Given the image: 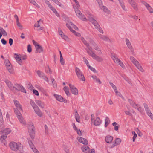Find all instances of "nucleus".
Instances as JSON below:
<instances>
[{
    "label": "nucleus",
    "instance_id": "obj_1",
    "mask_svg": "<svg viewBox=\"0 0 153 153\" xmlns=\"http://www.w3.org/2000/svg\"><path fill=\"white\" fill-rule=\"evenodd\" d=\"M88 20L91 22L94 25L95 27L102 33H103V30L101 29V27L97 22V21L95 20L91 16H90L88 17Z\"/></svg>",
    "mask_w": 153,
    "mask_h": 153
},
{
    "label": "nucleus",
    "instance_id": "obj_2",
    "mask_svg": "<svg viewBox=\"0 0 153 153\" xmlns=\"http://www.w3.org/2000/svg\"><path fill=\"white\" fill-rule=\"evenodd\" d=\"M128 101L132 107L137 110L141 113L143 112V110L140 105L136 104L133 100L130 99H128Z\"/></svg>",
    "mask_w": 153,
    "mask_h": 153
},
{
    "label": "nucleus",
    "instance_id": "obj_3",
    "mask_svg": "<svg viewBox=\"0 0 153 153\" xmlns=\"http://www.w3.org/2000/svg\"><path fill=\"white\" fill-rule=\"evenodd\" d=\"M9 146L11 149L14 151H17L22 147V145L19 143H16L12 142L9 143Z\"/></svg>",
    "mask_w": 153,
    "mask_h": 153
},
{
    "label": "nucleus",
    "instance_id": "obj_4",
    "mask_svg": "<svg viewBox=\"0 0 153 153\" xmlns=\"http://www.w3.org/2000/svg\"><path fill=\"white\" fill-rule=\"evenodd\" d=\"M81 40L84 45L88 48V49H86V51L88 54L91 56V55H92L93 54V53H94L92 51V47L89 46V43L83 37L81 38Z\"/></svg>",
    "mask_w": 153,
    "mask_h": 153
},
{
    "label": "nucleus",
    "instance_id": "obj_5",
    "mask_svg": "<svg viewBox=\"0 0 153 153\" xmlns=\"http://www.w3.org/2000/svg\"><path fill=\"white\" fill-rule=\"evenodd\" d=\"M75 71L78 79L81 81H84L85 79L80 70L77 67L75 68Z\"/></svg>",
    "mask_w": 153,
    "mask_h": 153
},
{
    "label": "nucleus",
    "instance_id": "obj_6",
    "mask_svg": "<svg viewBox=\"0 0 153 153\" xmlns=\"http://www.w3.org/2000/svg\"><path fill=\"white\" fill-rule=\"evenodd\" d=\"M75 11L77 16L81 20L84 21H86L87 20L85 16L82 14L78 8L76 9L75 10Z\"/></svg>",
    "mask_w": 153,
    "mask_h": 153
},
{
    "label": "nucleus",
    "instance_id": "obj_7",
    "mask_svg": "<svg viewBox=\"0 0 153 153\" xmlns=\"http://www.w3.org/2000/svg\"><path fill=\"white\" fill-rule=\"evenodd\" d=\"M14 111L20 123H24L23 118L20 111L17 108H14Z\"/></svg>",
    "mask_w": 153,
    "mask_h": 153
},
{
    "label": "nucleus",
    "instance_id": "obj_8",
    "mask_svg": "<svg viewBox=\"0 0 153 153\" xmlns=\"http://www.w3.org/2000/svg\"><path fill=\"white\" fill-rule=\"evenodd\" d=\"M14 89L18 91H20L24 93H26V91L25 88L22 85L19 84H15V86H13Z\"/></svg>",
    "mask_w": 153,
    "mask_h": 153
},
{
    "label": "nucleus",
    "instance_id": "obj_9",
    "mask_svg": "<svg viewBox=\"0 0 153 153\" xmlns=\"http://www.w3.org/2000/svg\"><path fill=\"white\" fill-rule=\"evenodd\" d=\"M69 85L70 88V90L71 93L75 95H78V91L77 88L75 86L71 84H69Z\"/></svg>",
    "mask_w": 153,
    "mask_h": 153
},
{
    "label": "nucleus",
    "instance_id": "obj_10",
    "mask_svg": "<svg viewBox=\"0 0 153 153\" xmlns=\"http://www.w3.org/2000/svg\"><path fill=\"white\" fill-rule=\"evenodd\" d=\"M89 42L91 45H93L94 46L95 49L97 51L99 52L98 53L99 54H102L100 48L98 47V46L93 40L91 39L90 40Z\"/></svg>",
    "mask_w": 153,
    "mask_h": 153
},
{
    "label": "nucleus",
    "instance_id": "obj_11",
    "mask_svg": "<svg viewBox=\"0 0 153 153\" xmlns=\"http://www.w3.org/2000/svg\"><path fill=\"white\" fill-rule=\"evenodd\" d=\"M115 60L116 63L121 66L123 68L125 69L126 67L123 62L119 59L117 57H115Z\"/></svg>",
    "mask_w": 153,
    "mask_h": 153
},
{
    "label": "nucleus",
    "instance_id": "obj_12",
    "mask_svg": "<svg viewBox=\"0 0 153 153\" xmlns=\"http://www.w3.org/2000/svg\"><path fill=\"white\" fill-rule=\"evenodd\" d=\"M91 56L97 61L98 62H102L103 61V59L101 57L96 55L95 53H93V54Z\"/></svg>",
    "mask_w": 153,
    "mask_h": 153
},
{
    "label": "nucleus",
    "instance_id": "obj_13",
    "mask_svg": "<svg viewBox=\"0 0 153 153\" xmlns=\"http://www.w3.org/2000/svg\"><path fill=\"white\" fill-rule=\"evenodd\" d=\"M93 122L94 125L96 126L100 125L101 123V121L99 117H97Z\"/></svg>",
    "mask_w": 153,
    "mask_h": 153
},
{
    "label": "nucleus",
    "instance_id": "obj_14",
    "mask_svg": "<svg viewBox=\"0 0 153 153\" xmlns=\"http://www.w3.org/2000/svg\"><path fill=\"white\" fill-rule=\"evenodd\" d=\"M29 132L32 134L34 133V127L33 124H30L28 127Z\"/></svg>",
    "mask_w": 153,
    "mask_h": 153
},
{
    "label": "nucleus",
    "instance_id": "obj_15",
    "mask_svg": "<svg viewBox=\"0 0 153 153\" xmlns=\"http://www.w3.org/2000/svg\"><path fill=\"white\" fill-rule=\"evenodd\" d=\"M34 109L35 112L38 116L39 117H41L42 116V113L38 106L35 107Z\"/></svg>",
    "mask_w": 153,
    "mask_h": 153
},
{
    "label": "nucleus",
    "instance_id": "obj_16",
    "mask_svg": "<svg viewBox=\"0 0 153 153\" xmlns=\"http://www.w3.org/2000/svg\"><path fill=\"white\" fill-rule=\"evenodd\" d=\"M79 139L78 140L79 142L82 143L84 144L87 145L88 144V141L86 139L81 137H79Z\"/></svg>",
    "mask_w": 153,
    "mask_h": 153
},
{
    "label": "nucleus",
    "instance_id": "obj_17",
    "mask_svg": "<svg viewBox=\"0 0 153 153\" xmlns=\"http://www.w3.org/2000/svg\"><path fill=\"white\" fill-rule=\"evenodd\" d=\"M5 82L9 88L11 90L14 89V87L11 83L7 80H5Z\"/></svg>",
    "mask_w": 153,
    "mask_h": 153
},
{
    "label": "nucleus",
    "instance_id": "obj_18",
    "mask_svg": "<svg viewBox=\"0 0 153 153\" xmlns=\"http://www.w3.org/2000/svg\"><path fill=\"white\" fill-rule=\"evenodd\" d=\"M129 3L135 10H138L137 4L133 0L131 1Z\"/></svg>",
    "mask_w": 153,
    "mask_h": 153
},
{
    "label": "nucleus",
    "instance_id": "obj_19",
    "mask_svg": "<svg viewBox=\"0 0 153 153\" xmlns=\"http://www.w3.org/2000/svg\"><path fill=\"white\" fill-rule=\"evenodd\" d=\"M82 151L85 153H87L88 152L90 149L88 146L87 145H84L82 147Z\"/></svg>",
    "mask_w": 153,
    "mask_h": 153
},
{
    "label": "nucleus",
    "instance_id": "obj_20",
    "mask_svg": "<svg viewBox=\"0 0 153 153\" xmlns=\"http://www.w3.org/2000/svg\"><path fill=\"white\" fill-rule=\"evenodd\" d=\"M14 102L15 105L17 108H19L20 110L22 111V107L19 102L16 100H14Z\"/></svg>",
    "mask_w": 153,
    "mask_h": 153
},
{
    "label": "nucleus",
    "instance_id": "obj_21",
    "mask_svg": "<svg viewBox=\"0 0 153 153\" xmlns=\"http://www.w3.org/2000/svg\"><path fill=\"white\" fill-rule=\"evenodd\" d=\"M119 2L120 4V5L121 7L123 10L124 11H126L127 10L126 9L125 5L124 4L123 0H117Z\"/></svg>",
    "mask_w": 153,
    "mask_h": 153
},
{
    "label": "nucleus",
    "instance_id": "obj_22",
    "mask_svg": "<svg viewBox=\"0 0 153 153\" xmlns=\"http://www.w3.org/2000/svg\"><path fill=\"white\" fill-rule=\"evenodd\" d=\"M113 140L112 137L110 136H107L105 138V141L108 143H111Z\"/></svg>",
    "mask_w": 153,
    "mask_h": 153
},
{
    "label": "nucleus",
    "instance_id": "obj_23",
    "mask_svg": "<svg viewBox=\"0 0 153 153\" xmlns=\"http://www.w3.org/2000/svg\"><path fill=\"white\" fill-rule=\"evenodd\" d=\"M36 53H40L42 52L43 51V48L42 46L39 45H37V46L36 47Z\"/></svg>",
    "mask_w": 153,
    "mask_h": 153
},
{
    "label": "nucleus",
    "instance_id": "obj_24",
    "mask_svg": "<svg viewBox=\"0 0 153 153\" xmlns=\"http://www.w3.org/2000/svg\"><path fill=\"white\" fill-rule=\"evenodd\" d=\"M54 96L58 101L61 102L64 101V99L61 96L55 94Z\"/></svg>",
    "mask_w": 153,
    "mask_h": 153
},
{
    "label": "nucleus",
    "instance_id": "obj_25",
    "mask_svg": "<svg viewBox=\"0 0 153 153\" xmlns=\"http://www.w3.org/2000/svg\"><path fill=\"white\" fill-rule=\"evenodd\" d=\"M99 36L101 39L104 41L108 42L110 41V39H109V38H108L106 36L104 35H102L101 34L99 35Z\"/></svg>",
    "mask_w": 153,
    "mask_h": 153
},
{
    "label": "nucleus",
    "instance_id": "obj_26",
    "mask_svg": "<svg viewBox=\"0 0 153 153\" xmlns=\"http://www.w3.org/2000/svg\"><path fill=\"white\" fill-rule=\"evenodd\" d=\"M72 23L71 22H68L66 24V26L67 27L69 28L71 31H73L74 32H75V31L72 29L70 25L72 26Z\"/></svg>",
    "mask_w": 153,
    "mask_h": 153
},
{
    "label": "nucleus",
    "instance_id": "obj_27",
    "mask_svg": "<svg viewBox=\"0 0 153 153\" xmlns=\"http://www.w3.org/2000/svg\"><path fill=\"white\" fill-rule=\"evenodd\" d=\"M101 9L105 13H109L110 11L108 9L107 7L104 6H101V7H100Z\"/></svg>",
    "mask_w": 153,
    "mask_h": 153
},
{
    "label": "nucleus",
    "instance_id": "obj_28",
    "mask_svg": "<svg viewBox=\"0 0 153 153\" xmlns=\"http://www.w3.org/2000/svg\"><path fill=\"white\" fill-rule=\"evenodd\" d=\"M36 103L40 107L43 108L44 107V104L43 103L40 101L38 100H36L35 101Z\"/></svg>",
    "mask_w": 153,
    "mask_h": 153
},
{
    "label": "nucleus",
    "instance_id": "obj_29",
    "mask_svg": "<svg viewBox=\"0 0 153 153\" xmlns=\"http://www.w3.org/2000/svg\"><path fill=\"white\" fill-rule=\"evenodd\" d=\"M50 8L51 9V10H52V11L57 16H60L59 14L57 13L56 9L55 8H54L53 6H52L51 7H50Z\"/></svg>",
    "mask_w": 153,
    "mask_h": 153
},
{
    "label": "nucleus",
    "instance_id": "obj_30",
    "mask_svg": "<svg viewBox=\"0 0 153 153\" xmlns=\"http://www.w3.org/2000/svg\"><path fill=\"white\" fill-rule=\"evenodd\" d=\"M145 111L147 115L153 120V114L150 112L149 109V110H146Z\"/></svg>",
    "mask_w": 153,
    "mask_h": 153
},
{
    "label": "nucleus",
    "instance_id": "obj_31",
    "mask_svg": "<svg viewBox=\"0 0 153 153\" xmlns=\"http://www.w3.org/2000/svg\"><path fill=\"white\" fill-rule=\"evenodd\" d=\"M75 117L77 122L79 123L80 122V116L78 114L77 111H76L75 114Z\"/></svg>",
    "mask_w": 153,
    "mask_h": 153
},
{
    "label": "nucleus",
    "instance_id": "obj_32",
    "mask_svg": "<svg viewBox=\"0 0 153 153\" xmlns=\"http://www.w3.org/2000/svg\"><path fill=\"white\" fill-rule=\"evenodd\" d=\"M6 67L7 69L8 70L9 72L10 73H12L13 71V69L12 66L11 64Z\"/></svg>",
    "mask_w": 153,
    "mask_h": 153
},
{
    "label": "nucleus",
    "instance_id": "obj_33",
    "mask_svg": "<svg viewBox=\"0 0 153 153\" xmlns=\"http://www.w3.org/2000/svg\"><path fill=\"white\" fill-rule=\"evenodd\" d=\"M116 88V87H115V88ZM115 94L117 96L120 97L121 98H122L124 100H124V98L123 97L121 94H120V93L118 91H117V89L115 88Z\"/></svg>",
    "mask_w": 153,
    "mask_h": 153
},
{
    "label": "nucleus",
    "instance_id": "obj_34",
    "mask_svg": "<svg viewBox=\"0 0 153 153\" xmlns=\"http://www.w3.org/2000/svg\"><path fill=\"white\" fill-rule=\"evenodd\" d=\"M91 77L93 78V79L95 80L96 82H98L100 84H101V81L99 78L97 77L96 76L93 75L91 76Z\"/></svg>",
    "mask_w": 153,
    "mask_h": 153
},
{
    "label": "nucleus",
    "instance_id": "obj_35",
    "mask_svg": "<svg viewBox=\"0 0 153 153\" xmlns=\"http://www.w3.org/2000/svg\"><path fill=\"white\" fill-rule=\"evenodd\" d=\"M64 90L66 95L68 96L70 95L69 93V88L68 86H65L64 87Z\"/></svg>",
    "mask_w": 153,
    "mask_h": 153
},
{
    "label": "nucleus",
    "instance_id": "obj_36",
    "mask_svg": "<svg viewBox=\"0 0 153 153\" xmlns=\"http://www.w3.org/2000/svg\"><path fill=\"white\" fill-rule=\"evenodd\" d=\"M126 43L128 48H131V47H132L131 44L130 43L129 40L127 38L126 39Z\"/></svg>",
    "mask_w": 153,
    "mask_h": 153
},
{
    "label": "nucleus",
    "instance_id": "obj_37",
    "mask_svg": "<svg viewBox=\"0 0 153 153\" xmlns=\"http://www.w3.org/2000/svg\"><path fill=\"white\" fill-rule=\"evenodd\" d=\"M120 138H117L115 139V146L119 145L121 142Z\"/></svg>",
    "mask_w": 153,
    "mask_h": 153
},
{
    "label": "nucleus",
    "instance_id": "obj_38",
    "mask_svg": "<svg viewBox=\"0 0 153 153\" xmlns=\"http://www.w3.org/2000/svg\"><path fill=\"white\" fill-rule=\"evenodd\" d=\"M11 132V130L9 128H7L6 129H5L3 132V133L4 134L5 133V134L7 135L9 134V133H10Z\"/></svg>",
    "mask_w": 153,
    "mask_h": 153
},
{
    "label": "nucleus",
    "instance_id": "obj_39",
    "mask_svg": "<svg viewBox=\"0 0 153 153\" xmlns=\"http://www.w3.org/2000/svg\"><path fill=\"white\" fill-rule=\"evenodd\" d=\"M45 71L48 74H51L52 73V71H51V69L48 66L45 68Z\"/></svg>",
    "mask_w": 153,
    "mask_h": 153
},
{
    "label": "nucleus",
    "instance_id": "obj_40",
    "mask_svg": "<svg viewBox=\"0 0 153 153\" xmlns=\"http://www.w3.org/2000/svg\"><path fill=\"white\" fill-rule=\"evenodd\" d=\"M110 120H109V118L107 117L105 119V127H106L110 123Z\"/></svg>",
    "mask_w": 153,
    "mask_h": 153
},
{
    "label": "nucleus",
    "instance_id": "obj_41",
    "mask_svg": "<svg viewBox=\"0 0 153 153\" xmlns=\"http://www.w3.org/2000/svg\"><path fill=\"white\" fill-rule=\"evenodd\" d=\"M37 74L40 77L42 78L45 74L44 73L41 72L40 71L38 70L37 71Z\"/></svg>",
    "mask_w": 153,
    "mask_h": 153
},
{
    "label": "nucleus",
    "instance_id": "obj_42",
    "mask_svg": "<svg viewBox=\"0 0 153 153\" xmlns=\"http://www.w3.org/2000/svg\"><path fill=\"white\" fill-rule=\"evenodd\" d=\"M4 63L6 67L11 65V63L8 59L4 60Z\"/></svg>",
    "mask_w": 153,
    "mask_h": 153
},
{
    "label": "nucleus",
    "instance_id": "obj_43",
    "mask_svg": "<svg viewBox=\"0 0 153 153\" xmlns=\"http://www.w3.org/2000/svg\"><path fill=\"white\" fill-rule=\"evenodd\" d=\"M0 30L2 34H3L4 36H6L7 35V33L3 28H1Z\"/></svg>",
    "mask_w": 153,
    "mask_h": 153
},
{
    "label": "nucleus",
    "instance_id": "obj_44",
    "mask_svg": "<svg viewBox=\"0 0 153 153\" xmlns=\"http://www.w3.org/2000/svg\"><path fill=\"white\" fill-rule=\"evenodd\" d=\"M30 102L31 106H32V107L34 109L36 107H37V106L36 105L35 102L32 100H30Z\"/></svg>",
    "mask_w": 153,
    "mask_h": 153
},
{
    "label": "nucleus",
    "instance_id": "obj_45",
    "mask_svg": "<svg viewBox=\"0 0 153 153\" xmlns=\"http://www.w3.org/2000/svg\"><path fill=\"white\" fill-rule=\"evenodd\" d=\"M60 61L62 65H64L65 62L62 55H61V56H60Z\"/></svg>",
    "mask_w": 153,
    "mask_h": 153
},
{
    "label": "nucleus",
    "instance_id": "obj_46",
    "mask_svg": "<svg viewBox=\"0 0 153 153\" xmlns=\"http://www.w3.org/2000/svg\"><path fill=\"white\" fill-rule=\"evenodd\" d=\"M7 138V135L5 134L4 135H2L1 136L0 138V140L1 142H3V141Z\"/></svg>",
    "mask_w": 153,
    "mask_h": 153
},
{
    "label": "nucleus",
    "instance_id": "obj_47",
    "mask_svg": "<svg viewBox=\"0 0 153 153\" xmlns=\"http://www.w3.org/2000/svg\"><path fill=\"white\" fill-rule=\"evenodd\" d=\"M136 67L140 71L142 72H143L144 70L140 64Z\"/></svg>",
    "mask_w": 153,
    "mask_h": 153
},
{
    "label": "nucleus",
    "instance_id": "obj_48",
    "mask_svg": "<svg viewBox=\"0 0 153 153\" xmlns=\"http://www.w3.org/2000/svg\"><path fill=\"white\" fill-rule=\"evenodd\" d=\"M88 67L94 73H96L97 71L95 70V69L92 67L90 65L88 66Z\"/></svg>",
    "mask_w": 153,
    "mask_h": 153
},
{
    "label": "nucleus",
    "instance_id": "obj_49",
    "mask_svg": "<svg viewBox=\"0 0 153 153\" xmlns=\"http://www.w3.org/2000/svg\"><path fill=\"white\" fill-rule=\"evenodd\" d=\"M54 2L59 5V6L62 7V6H63V5L58 0H55V1H54Z\"/></svg>",
    "mask_w": 153,
    "mask_h": 153
},
{
    "label": "nucleus",
    "instance_id": "obj_50",
    "mask_svg": "<svg viewBox=\"0 0 153 153\" xmlns=\"http://www.w3.org/2000/svg\"><path fill=\"white\" fill-rule=\"evenodd\" d=\"M147 8L149 10L150 13H153V9L149 5L148 7H147Z\"/></svg>",
    "mask_w": 153,
    "mask_h": 153
},
{
    "label": "nucleus",
    "instance_id": "obj_51",
    "mask_svg": "<svg viewBox=\"0 0 153 153\" xmlns=\"http://www.w3.org/2000/svg\"><path fill=\"white\" fill-rule=\"evenodd\" d=\"M29 145H30V147L31 149H33L35 146L33 145L32 142L30 140L28 141Z\"/></svg>",
    "mask_w": 153,
    "mask_h": 153
},
{
    "label": "nucleus",
    "instance_id": "obj_52",
    "mask_svg": "<svg viewBox=\"0 0 153 153\" xmlns=\"http://www.w3.org/2000/svg\"><path fill=\"white\" fill-rule=\"evenodd\" d=\"M141 2L147 8V7H148L149 5L146 2H145L143 0H142L141 1Z\"/></svg>",
    "mask_w": 153,
    "mask_h": 153
},
{
    "label": "nucleus",
    "instance_id": "obj_53",
    "mask_svg": "<svg viewBox=\"0 0 153 153\" xmlns=\"http://www.w3.org/2000/svg\"><path fill=\"white\" fill-rule=\"evenodd\" d=\"M16 23L17 26L19 27L20 29H23V26L20 23H19V22H16Z\"/></svg>",
    "mask_w": 153,
    "mask_h": 153
},
{
    "label": "nucleus",
    "instance_id": "obj_54",
    "mask_svg": "<svg viewBox=\"0 0 153 153\" xmlns=\"http://www.w3.org/2000/svg\"><path fill=\"white\" fill-rule=\"evenodd\" d=\"M0 121L2 123L3 122V116L2 114L1 111V109H0Z\"/></svg>",
    "mask_w": 153,
    "mask_h": 153
},
{
    "label": "nucleus",
    "instance_id": "obj_55",
    "mask_svg": "<svg viewBox=\"0 0 153 153\" xmlns=\"http://www.w3.org/2000/svg\"><path fill=\"white\" fill-rule=\"evenodd\" d=\"M97 1L100 7H101L102 4V2L101 0H96Z\"/></svg>",
    "mask_w": 153,
    "mask_h": 153
},
{
    "label": "nucleus",
    "instance_id": "obj_56",
    "mask_svg": "<svg viewBox=\"0 0 153 153\" xmlns=\"http://www.w3.org/2000/svg\"><path fill=\"white\" fill-rule=\"evenodd\" d=\"M27 51L28 52L30 53L32 51V49L30 45H28L27 46Z\"/></svg>",
    "mask_w": 153,
    "mask_h": 153
},
{
    "label": "nucleus",
    "instance_id": "obj_57",
    "mask_svg": "<svg viewBox=\"0 0 153 153\" xmlns=\"http://www.w3.org/2000/svg\"><path fill=\"white\" fill-rule=\"evenodd\" d=\"M58 32L59 35L62 37V36L64 34L63 32L61 30L60 28H58Z\"/></svg>",
    "mask_w": 153,
    "mask_h": 153
},
{
    "label": "nucleus",
    "instance_id": "obj_58",
    "mask_svg": "<svg viewBox=\"0 0 153 153\" xmlns=\"http://www.w3.org/2000/svg\"><path fill=\"white\" fill-rule=\"evenodd\" d=\"M83 59L84 62H85V63L87 66H88L89 65V62H88V61L87 60L85 57H84L83 58Z\"/></svg>",
    "mask_w": 153,
    "mask_h": 153
},
{
    "label": "nucleus",
    "instance_id": "obj_59",
    "mask_svg": "<svg viewBox=\"0 0 153 153\" xmlns=\"http://www.w3.org/2000/svg\"><path fill=\"white\" fill-rule=\"evenodd\" d=\"M27 86L28 87V88L30 90L32 89L33 88V87L32 84L30 83H29L28 84Z\"/></svg>",
    "mask_w": 153,
    "mask_h": 153
},
{
    "label": "nucleus",
    "instance_id": "obj_60",
    "mask_svg": "<svg viewBox=\"0 0 153 153\" xmlns=\"http://www.w3.org/2000/svg\"><path fill=\"white\" fill-rule=\"evenodd\" d=\"M45 1L46 4L48 5V6L49 8L52 6V5L47 0H45Z\"/></svg>",
    "mask_w": 153,
    "mask_h": 153
},
{
    "label": "nucleus",
    "instance_id": "obj_61",
    "mask_svg": "<svg viewBox=\"0 0 153 153\" xmlns=\"http://www.w3.org/2000/svg\"><path fill=\"white\" fill-rule=\"evenodd\" d=\"M15 55H16V61L18 60H21V57H19V56L16 53H15Z\"/></svg>",
    "mask_w": 153,
    "mask_h": 153
},
{
    "label": "nucleus",
    "instance_id": "obj_62",
    "mask_svg": "<svg viewBox=\"0 0 153 153\" xmlns=\"http://www.w3.org/2000/svg\"><path fill=\"white\" fill-rule=\"evenodd\" d=\"M1 41L2 44L4 45H5L7 43V41L5 40L4 39H2Z\"/></svg>",
    "mask_w": 153,
    "mask_h": 153
},
{
    "label": "nucleus",
    "instance_id": "obj_63",
    "mask_svg": "<svg viewBox=\"0 0 153 153\" xmlns=\"http://www.w3.org/2000/svg\"><path fill=\"white\" fill-rule=\"evenodd\" d=\"M44 79L45 81H46L47 82L48 81V78L46 76L45 74H44V75L42 77Z\"/></svg>",
    "mask_w": 153,
    "mask_h": 153
},
{
    "label": "nucleus",
    "instance_id": "obj_64",
    "mask_svg": "<svg viewBox=\"0 0 153 153\" xmlns=\"http://www.w3.org/2000/svg\"><path fill=\"white\" fill-rule=\"evenodd\" d=\"M32 149L35 153H39V152L35 148V147Z\"/></svg>",
    "mask_w": 153,
    "mask_h": 153
}]
</instances>
